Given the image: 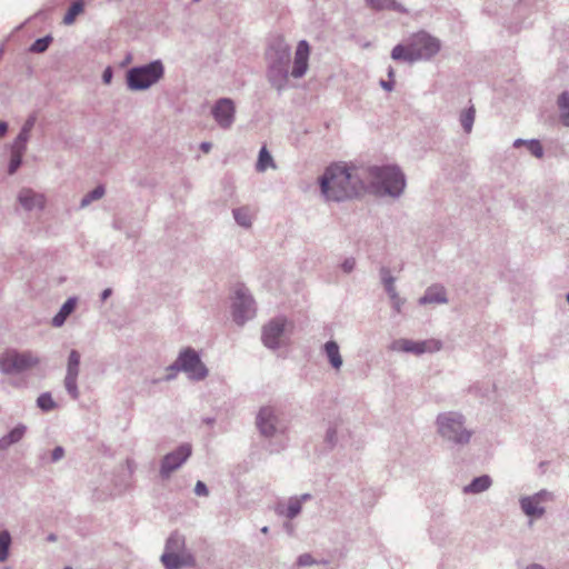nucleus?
<instances>
[{
    "instance_id": "nucleus-15",
    "label": "nucleus",
    "mask_w": 569,
    "mask_h": 569,
    "mask_svg": "<svg viewBox=\"0 0 569 569\" xmlns=\"http://www.w3.org/2000/svg\"><path fill=\"white\" fill-rule=\"evenodd\" d=\"M211 116L219 128L228 130L236 119V106L230 98H220L211 107Z\"/></svg>"
},
{
    "instance_id": "nucleus-44",
    "label": "nucleus",
    "mask_w": 569,
    "mask_h": 569,
    "mask_svg": "<svg viewBox=\"0 0 569 569\" xmlns=\"http://www.w3.org/2000/svg\"><path fill=\"white\" fill-rule=\"evenodd\" d=\"M317 563L313 557L310 553H302L297 559V565L299 567H306Z\"/></svg>"
},
{
    "instance_id": "nucleus-19",
    "label": "nucleus",
    "mask_w": 569,
    "mask_h": 569,
    "mask_svg": "<svg viewBox=\"0 0 569 569\" xmlns=\"http://www.w3.org/2000/svg\"><path fill=\"white\" fill-rule=\"evenodd\" d=\"M78 305V298L77 297H70L68 298L63 305L61 306L60 310L57 312V315L52 318L51 325L54 328H60L64 325L68 317L76 310Z\"/></svg>"
},
{
    "instance_id": "nucleus-40",
    "label": "nucleus",
    "mask_w": 569,
    "mask_h": 569,
    "mask_svg": "<svg viewBox=\"0 0 569 569\" xmlns=\"http://www.w3.org/2000/svg\"><path fill=\"white\" fill-rule=\"evenodd\" d=\"M526 148L536 158L541 159L543 157V148L539 140L531 139L526 142Z\"/></svg>"
},
{
    "instance_id": "nucleus-33",
    "label": "nucleus",
    "mask_w": 569,
    "mask_h": 569,
    "mask_svg": "<svg viewBox=\"0 0 569 569\" xmlns=\"http://www.w3.org/2000/svg\"><path fill=\"white\" fill-rule=\"evenodd\" d=\"M81 355L78 350L72 349L67 361L66 375L79 376Z\"/></svg>"
},
{
    "instance_id": "nucleus-36",
    "label": "nucleus",
    "mask_w": 569,
    "mask_h": 569,
    "mask_svg": "<svg viewBox=\"0 0 569 569\" xmlns=\"http://www.w3.org/2000/svg\"><path fill=\"white\" fill-rule=\"evenodd\" d=\"M78 377L79 376H72V375H66L64 377V388L68 392V395L73 399L77 400L80 396L79 389H78Z\"/></svg>"
},
{
    "instance_id": "nucleus-45",
    "label": "nucleus",
    "mask_w": 569,
    "mask_h": 569,
    "mask_svg": "<svg viewBox=\"0 0 569 569\" xmlns=\"http://www.w3.org/2000/svg\"><path fill=\"white\" fill-rule=\"evenodd\" d=\"M391 301V307L395 310V312L400 313L402 306L405 305V299L400 298L399 295L389 297Z\"/></svg>"
},
{
    "instance_id": "nucleus-37",
    "label": "nucleus",
    "mask_w": 569,
    "mask_h": 569,
    "mask_svg": "<svg viewBox=\"0 0 569 569\" xmlns=\"http://www.w3.org/2000/svg\"><path fill=\"white\" fill-rule=\"evenodd\" d=\"M53 38L51 34H47L42 38L37 39L29 48L30 52L33 53H43L48 50L49 46L52 43Z\"/></svg>"
},
{
    "instance_id": "nucleus-2",
    "label": "nucleus",
    "mask_w": 569,
    "mask_h": 569,
    "mask_svg": "<svg viewBox=\"0 0 569 569\" xmlns=\"http://www.w3.org/2000/svg\"><path fill=\"white\" fill-rule=\"evenodd\" d=\"M321 194L329 201H343L360 194L365 183L357 169L333 164L318 179Z\"/></svg>"
},
{
    "instance_id": "nucleus-29",
    "label": "nucleus",
    "mask_w": 569,
    "mask_h": 569,
    "mask_svg": "<svg viewBox=\"0 0 569 569\" xmlns=\"http://www.w3.org/2000/svg\"><path fill=\"white\" fill-rule=\"evenodd\" d=\"M184 546V537L178 532H173L166 541L164 552H180L187 550Z\"/></svg>"
},
{
    "instance_id": "nucleus-21",
    "label": "nucleus",
    "mask_w": 569,
    "mask_h": 569,
    "mask_svg": "<svg viewBox=\"0 0 569 569\" xmlns=\"http://www.w3.org/2000/svg\"><path fill=\"white\" fill-rule=\"evenodd\" d=\"M492 485V479L488 475L476 477L471 482L463 487L462 492L466 495H478L487 491Z\"/></svg>"
},
{
    "instance_id": "nucleus-23",
    "label": "nucleus",
    "mask_w": 569,
    "mask_h": 569,
    "mask_svg": "<svg viewBox=\"0 0 569 569\" xmlns=\"http://www.w3.org/2000/svg\"><path fill=\"white\" fill-rule=\"evenodd\" d=\"M301 500L296 499V497H290L286 506L279 503L276 510L279 516L292 520L301 512Z\"/></svg>"
},
{
    "instance_id": "nucleus-1",
    "label": "nucleus",
    "mask_w": 569,
    "mask_h": 569,
    "mask_svg": "<svg viewBox=\"0 0 569 569\" xmlns=\"http://www.w3.org/2000/svg\"><path fill=\"white\" fill-rule=\"evenodd\" d=\"M310 46L308 41L300 40L297 44L291 72V48L282 36L273 37L266 50L267 79L272 88L279 92L288 86L289 74L295 79L302 78L309 67Z\"/></svg>"
},
{
    "instance_id": "nucleus-18",
    "label": "nucleus",
    "mask_w": 569,
    "mask_h": 569,
    "mask_svg": "<svg viewBox=\"0 0 569 569\" xmlns=\"http://www.w3.org/2000/svg\"><path fill=\"white\" fill-rule=\"evenodd\" d=\"M447 293L446 289L440 284H433L427 288L425 295L419 299L420 305H430V303H447Z\"/></svg>"
},
{
    "instance_id": "nucleus-50",
    "label": "nucleus",
    "mask_w": 569,
    "mask_h": 569,
    "mask_svg": "<svg viewBox=\"0 0 569 569\" xmlns=\"http://www.w3.org/2000/svg\"><path fill=\"white\" fill-rule=\"evenodd\" d=\"M380 86L387 90V91H391L393 89V81L392 80H381L380 81Z\"/></svg>"
},
{
    "instance_id": "nucleus-5",
    "label": "nucleus",
    "mask_w": 569,
    "mask_h": 569,
    "mask_svg": "<svg viewBox=\"0 0 569 569\" xmlns=\"http://www.w3.org/2000/svg\"><path fill=\"white\" fill-rule=\"evenodd\" d=\"M368 174L380 194L398 198L406 188L405 173L398 166H373L368 169Z\"/></svg>"
},
{
    "instance_id": "nucleus-53",
    "label": "nucleus",
    "mask_w": 569,
    "mask_h": 569,
    "mask_svg": "<svg viewBox=\"0 0 569 569\" xmlns=\"http://www.w3.org/2000/svg\"><path fill=\"white\" fill-rule=\"evenodd\" d=\"M8 131V123L0 121V137H3Z\"/></svg>"
},
{
    "instance_id": "nucleus-11",
    "label": "nucleus",
    "mask_w": 569,
    "mask_h": 569,
    "mask_svg": "<svg viewBox=\"0 0 569 569\" xmlns=\"http://www.w3.org/2000/svg\"><path fill=\"white\" fill-rule=\"evenodd\" d=\"M181 372L192 381H202L208 377L209 370L202 362L199 353L191 347L182 349L179 355Z\"/></svg>"
},
{
    "instance_id": "nucleus-43",
    "label": "nucleus",
    "mask_w": 569,
    "mask_h": 569,
    "mask_svg": "<svg viewBox=\"0 0 569 569\" xmlns=\"http://www.w3.org/2000/svg\"><path fill=\"white\" fill-rule=\"evenodd\" d=\"M340 268L345 273L352 272L356 268V259L353 257L346 258L341 262Z\"/></svg>"
},
{
    "instance_id": "nucleus-55",
    "label": "nucleus",
    "mask_w": 569,
    "mask_h": 569,
    "mask_svg": "<svg viewBox=\"0 0 569 569\" xmlns=\"http://www.w3.org/2000/svg\"><path fill=\"white\" fill-rule=\"evenodd\" d=\"M526 142H528V140H525V139H516L513 141V147L515 148H520L521 146H526Z\"/></svg>"
},
{
    "instance_id": "nucleus-7",
    "label": "nucleus",
    "mask_w": 569,
    "mask_h": 569,
    "mask_svg": "<svg viewBox=\"0 0 569 569\" xmlns=\"http://www.w3.org/2000/svg\"><path fill=\"white\" fill-rule=\"evenodd\" d=\"M40 361L39 356L33 351L8 349L0 355V371L7 376L21 373L36 368Z\"/></svg>"
},
{
    "instance_id": "nucleus-13",
    "label": "nucleus",
    "mask_w": 569,
    "mask_h": 569,
    "mask_svg": "<svg viewBox=\"0 0 569 569\" xmlns=\"http://www.w3.org/2000/svg\"><path fill=\"white\" fill-rule=\"evenodd\" d=\"M192 455V446L188 442L181 443L174 450L168 452L160 462V476L168 479L179 468H181Z\"/></svg>"
},
{
    "instance_id": "nucleus-24",
    "label": "nucleus",
    "mask_w": 569,
    "mask_h": 569,
    "mask_svg": "<svg viewBox=\"0 0 569 569\" xmlns=\"http://www.w3.org/2000/svg\"><path fill=\"white\" fill-rule=\"evenodd\" d=\"M366 3L373 10H393L400 13H408V10L396 0H366Z\"/></svg>"
},
{
    "instance_id": "nucleus-4",
    "label": "nucleus",
    "mask_w": 569,
    "mask_h": 569,
    "mask_svg": "<svg viewBox=\"0 0 569 569\" xmlns=\"http://www.w3.org/2000/svg\"><path fill=\"white\" fill-rule=\"evenodd\" d=\"M440 49L439 41L427 32L415 34L408 46L397 44L391 50L393 60L415 62L433 57Z\"/></svg>"
},
{
    "instance_id": "nucleus-63",
    "label": "nucleus",
    "mask_w": 569,
    "mask_h": 569,
    "mask_svg": "<svg viewBox=\"0 0 569 569\" xmlns=\"http://www.w3.org/2000/svg\"><path fill=\"white\" fill-rule=\"evenodd\" d=\"M64 569H72V568H70V567H66Z\"/></svg>"
},
{
    "instance_id": "nucleus-59",
    "label": "nucleus",
    "mask_w": 569,
    "mask_h": 569,
    "mask_svg": "<svg viewBox=\"0 0 569 569\" xmlns=\"http://www.w3.org/2000/svg\"><path fill=\"white\" fill-rule=\"evenodd\" d=\"M260 531L266 535L269 532V527L264 526L260 529Z\"/></svg>"
},
{
    "instance_id": "nucleus-10",
    "label": "nucleus",
    "mask_w": 569,
    "mask_h": 569,
    "mask_svg": "<svg viewBox=\"0 0 569 569\" xmlns=\"http://www.w3.org/2000/svg\"><path fill=\"white\" fill-rule=\"evenodd\" d=\"M555 496L551 491L542 489L533 495L521 496L519 507L525 516L533 520L541 519L546 515L545 503L553 501Z\"/></svg>"
},
{
    "instance_id": "nucleus-46",
    "label": "nucleus",
    "mask_w": 569,
    "mask_h": 569,
    "mask_svg": "<svg viewBox=\"0 0 569 569\" xmlns=\"http://www.w3.org/2000/svg\"><path fill=\"white\" fill-rule=\"evenodd\" d=\"M194 493L199 497H208L209 490L207 485L203 481L198 480L194 486Z\"/></svg>"
},
{
    "instance_id": "nucleus-56",
    "label": "nucleus",
    "mask_w": 569,
    "mask_h": 569,
    "mask_svg": "<svg viewBox=\"0 0 569 569\" xmlns=\"http://www.w3.org/2000/svg\"><path fill=\"white\" fill-rule=\"evenodd\" d=\"M525 569H545V567L540 563H530Z\"/></svg>"
},
{
    "instance_id": "nucleus-39",
    "label": "nucleus",
    "mask_w": 569,
    "mask_h": 569,
    "mask_svg": "<svg viewBox=\"0 0 569 569\" xmlns=\"http://www.w3.org/2000/svg\"><path fill=\"white\" fill-rule=\"evenodd\" d=\"M29 138H30V134L20 131L11 144V152H18V153L24 154V152L27 150V143L29 141Z\"/></svg>"
},
{
    "instance_id": "nucleus-31",
    "label": "nucleus",
    "mask_w": 569,
    "mask_h": 569,
    "mask_svg": "<svg viewBox=\"0 0 569 569\" xmlns=\"http://www.w3.org/2000/svg\"><path fill=\"white\" fill-rule=\"evenodd\" d=\"M268 168L274 169L276 163L267 148L262 147L259 151L258 161L256 163V170L258 172H264Z\"/></svg>"
},
{
    "instance_id": "nucleus-22",
    "label": "nucleus",
    "mask_w": 569,
    "mask_h": 569,
    "mask_svg": "<svg viewBox=\"0 0 569 569\" xmlns=\"http://www.w3.org/2000/svg\"><path fill=\"white\" fill-rule=\"evenodd\" d=\"M27 427L22 423L17 425L6 436L0 438V450H7L10 446L18 443L26 435Z\"/></svg>"
},
{
    "instance_id": "nucleus-30",
    "label": "nucleus",
    "mask_w": 569,
    "mask_h": 569,
    "mask_svg": "<svg viewBox=\"0 0 569 569\" xmlns=\"http://www.w3.org/2000/svg\"><path fill=\"white\" fill-rule=\"evenodd\" d=\"M342 428V421L336 420L329 423L326 435H325V441L328 445L329 448H333L337 446L339 440V432Z\"/></svg>"
},
{
    "instance_id": "nucleus-32",
    "label": "nucleus",
    "mask_w": 569,
    "mask_h": 569,
    "mask_svg": "<svg viewBox=\"0 0 569 569\" xmlns=\"http://www.w3.org/2000/svg\"><path fill=\"white\" fill-rule=\"evenodd\" d=\"M475 118L476 110L472 106L461 111L459 120L466 133H470L472 131Z\"/></svg>"
},
{
    "instance_id": "nucleus-54",
    "label": "nucleus",
    "mask_w": 569,
    "mask_h": 569,
    "mask_svg": "<svg viewBox=\"0 0 569 569\" xmlns=\"http://www.w3.org/2000/svg\"><path fill=\"white\" fill-rule=\"evenodd\" d=\"M295 497H296V499L301 500V505L312 498L310 493H303L301 496H295Z\"/></svg>"
},
{
    "instance_id": "nucleus-51",
    "label": "nucleus",
    "mask_w": 569,
    "mask_h": 569,
    "mask_svg": "<svg viewBox=\"0 0 569 569\" xmlns=\"http://www.w3.org/2000/svg\"><path fill=\"white\" fill-rule=\"evenodd\" d=\"M111 295H112L111 288H107V289L102 290V292L100 293L101 301H106L108 298L111 297Z\"/></svg>"
},
{
    "instance_id": "nucleus-14",
    "label": "nucleus",
    "mask_w": 569,
    "mask_h": 569,
    "mask_svg": "<svg viewBox=\"0 0 569 569\" xmlns=\"http://www.w3.org/2000/svg\"><path fill=\"white\" fill-rule=\"evenodd\" d=\"M287 319L278 317L270 320L262 329V342L269 349H278L286 337Z\"/></svg>"
},
{
    "instance_id": "nucleus-16",
    "label": "nucleus",
    "mask_w": 569,
    "mask_h": 569,
    "mask_svg": "<svg viewBox=\"0 0 569 569\" xmlns=\"http://www.w3.org/2000/svg\"><path fill=\"white\" fill-rule=\"evenodd\" d=\"M160 561L166 569H179L181 567L194 568L197 560L190 550L180 552H163Z\"/></svg>"
},
{
    "instance_id": "nucleus-6",
    "label": "nucleus",
    "mask_w": 569,
    "mask_h": 569,
    "mask_svg": "<svg viewBox=\"0 0 569 569\" xmlns=\"http://www.w3.org/2000/svg\"><path fill=\"white\" fill-rule=\"evenodd\" d=\"M164 74V68L160 60L132 67L127 71L126 80L130 90L142 91L157 83Z\"/></svg>"
},
{
    "instance_id": "nucleus-41",
    "label": "nucleus",
    "mask_w": 569,
    "mask_h": 569,
    "mask_svg": "<svg viewBox=\"0 0 569 569\" xmlns=\"http://www.w3.org/2000/svg\"><path fill=\"white\" fill-rule=\"evenodd\" d=\"M22 157H23V153L11 152V158H10V162L8 166L9 174H14L17 172V170L22 164Z\"/></svg>"
},
{
    "instance_id": "nucleus-20",
    "label": "nucleus",
    "mask_w": 569,
    "mask_h": 569,
    "mask_svg": "<svg viewBox=\"0 0 569 569\" xmlns=\"http://www.w3.org/2000/svg\"><path fill=\"white\" fill-rule=\"evenodd\" d=\"M322 350L331 367L335 370H340L343 365V360L340 355L339 345L335 340H329L323 345Z\"/></svg>"
},
{
    "instance_id": "nucleus-34",
    "label": "nucleus",
    "mask_w": 569,
    "mask_h": 569,
    "mask_svg": "<svg viewBox=\"0 0 569 569\" xmlns=\"http://www.w3.org/2000/svg\"><path fill=\"white\" fill-rule=\"evenodd\" d=\"M104 192L106 190L103 186H97L93 190L89 191L83 196V198L80 201V208H86L91 202L101 199L104 196Z\"/></svg>"
},
{
    "instance_id": "nucleus-62",
    "label": "nucleus",
    "mask_w": 569,
    "mask_h": 569,
    "mask_svg": "<svg viewBox=\"0 0 569 569\" xmlns=\"http://www.w3.org/2000/svg\"><path fill=\"white\" fill-rule=\"evenodd\" d=\"M567 301H568V303H569V293L567 295Z\"/></svg>"
},
{
    "instance_id": "nucleus-49",
    "label": "nucleus",
    "mask_w": 569,
    "mask_h": 569,
    "mask_svg": "<svg viewBox=\"0 0 569 569\" xmlns=\"http://www.w3.org/2000/svg\"><path fill=\"white\" fill-rule=\"evenodd\" d=\"M113 71L111 67H107L102 72V81L104 84H110L112 81Z\"/></svg>"
},
{
    "instance_id": "nucleus-42",
    "label": "nucleus",
    "mask_w": 569,
    "mask_h": 569,
    "mask_svg": "<svg viewBox=\"0 0 569 569\" xmlns=\"http://www.w3.org/2000/svg\"><path fill=\"white\" fill-rule=\"evenodd\" d=\"M168 375L164 377L166 381H171L177 377L178 372H181L179 359L177 358L170 366L167 367Z\"/></svg>"
},
{
    "instance_id": "nucleus-26",
    "label": "nucleus",
    "mask_w": 569,
    "mask_h": 569,
    "mask_svg": "<svg viewBox=\"0 0 569 569\" xmlns=\"http://www.w3.org/2000/svg\"><path fill=\"white\" fill-rule=\"evenodd\" d=\"M557 108L561 124L569 128V91H563L558 96Z\"/></svg>"
},
{
    "instance_id": "nucleus-48",
    "label": "nucleus",
    "mask_w": 569,
    "mask_h": 569,
    "mask_svg": "<svg viewBox=\"0 0 569 569\" xmlns=\"http://www.w3.org/2000/svg\"><path fill=\"white\" fill-rule=\"evenodd\" d=\"M64 457V449L61 446H57L51 452V461L58 462Z\"/></svg>"
},
{
    "instance_id": "nucleus-61",
    "label": "nucleus",
    "mask_w": 569,
    "mask_h": 569,
    "mask_svg": "<svg viewBox=\"0 0 569 569\" xmlns=\"http://www.w3.org/2000/svg\"><path fill=\"white\" fill-rule=\"evenodd\" d=\"M192 1L197 3V2H200L201 0H192Z\"/></svg>"
},
{
    "instance_id": "nucleus-60",
    "label": "nucleus",
    "mask_w": 569,
    "mask_h": 569,
    "mask_svg": "<svg viewBox=\"0 0 569 569\" xmlns=\"http://www.w3.org/2000/svg\"><path fill=\"white\" fill-rule=\"evenodd\" d=\"M48 539H49L50 541H54V540H56V536H54V535H50V536L48 537Z\"/></svg>"
},
{
    "instance_id": "nucleus-3",
    "label": "nucleus",
    "mask_w": 569,
    "mask_h": 569,
    "mask_svg": "<svg viewBox=\"0 0 569 569\" xmlns=\"http://www.w3.org/2000/svg\"><path fill=\"white\" fill-rule=\"evenodd\" d=\"M438 435L455 447L470 443L473 430L467 427V418L459 411L440 412L436 418Z\"/></svg>"
},
{
    "instance_id": "nucleus-27",
    "label": "nucleus",
    "mask_w": 569,
    "mask_h": 569,
    "mask_svg": "<svg viewBox=\"0 0 569 569\" xmlns=\"http://www.w3.org/2000/svg\"><path fill=\"white\" fill-rule=\"evenodd\" d=\"M84 12V0H74L69 6L63 19L62 23L66 26H71L76 22L78 16Z\"/></svg>"
},
{
    "instance_id": "nucleus-17",
    "label": "nucleus",
    "mask_w": 569,
    "mask_h": 569,
    "mask_svg": "<svg viewBox=\"0 0 569 569\" xmlns=\"http://www.w3.org/2000/svg\"><path fill=\"white\" fill-rule=\"evenodd\" d=\"M18 201L26 211H41L46 206L44 196L31 188H22L18 193Z\"/></svg>"
},
{
    "instance_id": "nucleus-35",
    "label": "nucleus",
    "mask_w": 569,
    "mask_h": 569,
    "mask_svg": "<svg viewBox=\"0 0 569 569\" xmlns=\"http://www.w3.org/2000/svg\"><path fill=\"white\" fill-rule=\"evenodd\" d=\"M11 546V535L8 530L0 531V562H3L9 557Z\"/></svg>"
},
{
    "instance_id": "nucleus-57",
    "label": "nucleus",
    "mask_w": 569,
    "mask_h": 569,
    "mask_svg": "<svg viewBox=\"0 0 569 569\" xmlns=\"http://www.w3.org/2000/svg\"><path fill=\"white\" fill-rule=\"evenodd\" d=\"M214 421H216L214 418H211V417H207L203 419V422L208 426H213Z\"/></svg>"
},
{
    "instance_id": "nucleus-52",
    "label": "nucleus",
    "mask_w": 569,
    "mask_h": 569,
    "mask_svg": "<svg viewBox=\"0 0 569 569\" xmlns=\"http://www.w3.org/2000/svg\"><path fill=\"white\" fill-rule=\"evenodd\" d=\"M211 148H212V144L210 142H201L200 143V150L204 153L210 152Z\"/></svg>"
},
{
    "instance_id": "nucleus-12",
    "label": "nucleus",
    "mask_w": 569,
    "mask_h": 569,
    "mask_svg": "<svg viewBox=\"0 0 569 569\" xmlns=\"http://www.w3.org/2000/svg\"><path fill=\"white\" fill-rule=\"evenodd\" d=\"M442 343L437 339L428 340H411L406 338L396 339L389 346V349L395 352L412 353L421 356L423 353L437 352L441 349Z\"/></svg>"
},
{
    "instance_id": "nucleus-38",
    "label": "nucleus",
    "mask_w": 569,
    "mask_h": 569,
    "mask_svg": "<svg viewBox=\"0 0 569 569\" xmlns=\"http://www.w3.org/2000/svg\"><path fill=\"white\" fill-rule=\"evenodd\" d=\"M37 406L44 412H49L57 407L50 392H43L37 398Z\"/></svg>"
},
{
    "instance_id": "nucleus-47",
    "label": "nucleus",
    "mask_w": 569,
    "mask_h": 569,
    "mask_svg": "<svg viewBox=\"0 0 569 569\" xmlns=\"http://www.w3.org/2000/svg\"><path fill=\"white\" fill-rule=\"evenodd\" d=\"M36 121H37V118L34 114H31L26 121L24 123L22 124L20 131L22 132H26L28 134H30L31 130L33 129L34 124H36Z\"/></svg>"
},
{
    "instance_id": "nucleus-9",
    "label": "nucleus",
    "mask_w": 569,
    "mask_h": 569,
    "mask_svg": "<svg viewBox=\"0 0 569 569\" xmlns=\"http://www.w3.org/2000/svg\"><path fill=\"white\" fill-rule=\"evenodd\" d=\"M231 308L233 321L239 326H243L256 316L254 300L249 290L243 286L234 289Z\"/></svg>"
},
{
    "instance_id": "nucleus-28",
    "label": "nucleus",
    "mask_w": 569,
    "mask_h": 569,
    "mask_svg": "<svg viewBox=\"0 0 569 569\" xmlns=\"http://www.w3.org/2000/svg\"><path fill=\"white\" fill-rule=\"evenodd\" d=\"M381 283L389 297L398 295L396 288V278L392 276L388 267H381L379 270Z\"/></svg>"
},
{
    "instance_id": "nucleus-58",
    "label": "nucleus",
    "mask_w": 569,
    "mask_h": 569,
    "mask_svg": "<svg viewBox=\"0 0 569 569\" xmlns=\"http://www.w3.org/2000/svg\"><path fill=\"white\" fill-rule=\"evenodd\" d=\"M395 76V71L393 69L390 67L389 70H388V77L389 78H392Z\"/></svg>"
},
{
    "instance_id": "nucleus-8",
    "label": "nucleus",
    "mask_w": 569,
    "mask_h": 569,
    "mask_svg": "<svg viewBox=\"0 0 569 569\" xmlns=\"http://www.w3.org/2000/svg\"><path fill=\"white\" fill-rule=\"evenodd\" d=\"M256 427L261 437L272 439L286 432L287 426L273 406H263L256 416Z\"/></svg>"
},
{
    "instance_id": "nucleus-25",
    "label": "nucleus",
    "mask_w": 569,
    "mask_h": 569,
    "mask_svg": "<svg viewBox=\"0 0 569 569\" xmlns=\"http://www.w3.org/2000/svg\"><path fill=\"white\" fill-rule=\"evenodd\" d=\"M232 216L236 222L246 229H249L252 226V210L248 206L239 207L232 210Z\"/></svg>"
}]
</instances>
